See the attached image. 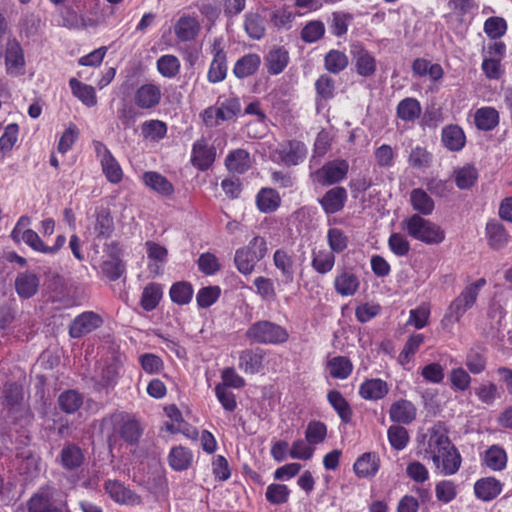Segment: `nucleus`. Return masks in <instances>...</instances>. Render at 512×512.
I'll return each mask as SVG.
<instances>
[{
  "mask_svg": "<svg viewBox=\"0 0 512 512\" xmlns=\"http://www.w3.org/2000/svg\"><path fill=\"white\" fill-rule=\"evenodd\" d=\"M418 448L423 458L433 463L437 473L452 476L459 471L461 454L441 425H434L419 436Z\"/></svg>",
  "mask_w": 512,
  "mask_h": 512,
  "instance_id": "obj_1",
  "label": "nucleus"
},
{
  "mask_svg": "<svg viewBox=\"0 0 512 512\" xmlns=\"http://www.w3.org/2000/svg\"><path fill=\"white\" fill-rule=\"evenodd\" d=\"M486 285V280L480 278L467 285L463 291L451 302L447 313L441 321L444 329L451 331L454 324L459 322L467 310L476 303L480 290Z\"/></svg>",
  "mask_w": 512,
  "mask_h": 512,
  "instance_id": "obj_2",
  "label": "nucleus"
},
{
  "mask_svg": "<svg viewBox=\"0 0 512 512\" xmlns=\"http://www.w3.org/2000/svg\"><path fill=\"white\" fill-rule=\"evenodd\" d=\"M401 230L425 244H439L445 239L444 230L436 223L413 214L401 222Z\"/></svg>",
  "mask_w": 512,
  "mask_h": 512,
  "instance_id": "obj_3",
  "label": "nucleus"
},
{
  "mask_svg": "<svg viewBox=\"0 0 512 512\" xmlns=\"http://www.w3.org/2000/svg\"><path fill=\"white\" fill-rule=\"evenodd\" d=\"M267 241L261 236H255L247 246L235 252L234 262L240 273L249 275L254 271L256 264L268 253Z\"/></svg>",
  "mask_w": 512,
  "mask_h": 512,
  "instance_id": "obj_4",
  "label": "nucleus"
},
{
  "mask_svg": "<svg viewBox=\"0 0 512 512\" xmlns=\"http://www.w3.org/2000/svg\"><path fill=\"white\" fill-rule=\"evenodd\" d=\"M246 336L261 344H281L288 340L289 334L282 326L263 320L252 324Z\"/></svg>",
  "mask_w": 512,
  "mask_h": 512,
  "instance_id": "obj_5",
  "label": "nucleus"
},
{
  "mask_svg": "<svg viewBox=\"0 0 512 512\" xmlns=\"http://www.w3.org/2000/svg\"><path fill=\"white\" fill-rule=\"evenodd\" d=\"M241 112V105L237 98H228L218 101L214 106L206 108L202 114V120L208 127H216L221 122L236 117Z\"/></svg>",
  "mask_w": 512,
  "mask_h": 512,
  "instance_id": "obj_6",
  "label": "nucleus"
},
{
  "mask_svg": "<svg viewBox=\"0 0 512 512\" xmlns=\"http://www.w3.org/2000/svg\"><path fill=\"white\" fill-rule=\"evenodd\" d=\"M306 155L305 144L297 140L279 143L270 151V158L273 162L288 166L303 162Z\"/></svg>",
  "mask_w": 512,
  "mask_h": 512,
  "instance_id": "obj_7",
  "label": "nucleus"
},
{
  "mask_svg": "<svg viewBox=\"0 0 512 512\" xmlns=\"http://www.w3.org/2000/svg\"><path fill=\"white\" fill-rule=\"evenodd\" d=\"M349 171V163L344 159L328 161L311 173L313 182L322 186H331L343 181Z\"/></svg>",
  "mask_w": 512,
  "mask_h": 512,
  "instance_id": "obj_8",
  "label": "nucleus"
},
{
  "mask_svg": "<svg viewBox=\"0 0 512 512\" xmlns=\"http://www.w3.org/2000/svg\"><path fill=\"white\" fill-rule=\"evenodd\" d=\"M93 147L106 179L112 184L120 183L123 178V171L111 151L104 143L98 140L93 141Z\"/></svg>",
  "mask_w": 512,
  "mask_h": 512,
  "instance_id": "obj_9",
  "label": "nucleus"
},
{
  "mask_svg": "<svg viewBox=\"0 0 512 512\" xmlns=\"http://www.w3.org/2000/svg\"><path fill=\"white\" fill-rule=\"evenodd\" d=\"M361 286L360 276L353 267H338L333 281L336 293L342 297L354 296Z\"/></svg>",
  "mask_w": 512,
  "mask_h": 512,
  "instance_id": "obj_10",
  "label": "nucleus"
},
{
  "mask_svg": "<svg viewBox=\"0 0 512 512\" xmlns=\"http://www.w3.org/2000/svg\"><path fill=\"white\" fill-rule=\"evenodd\" d=\"M145 250L147 254V269L154 277L160 276L164 272V267L168 262V250L165 246L155 241H146Z\"/></svg>",
  "mask_w": 512,
  "mask_h": 512,
  "instance_id": "obj_11",
  "label": "nucleus"
},
{
  "mask_svg": "<svg viewBox=\"0 0 512 512\" xmlns=\"http://www.w3.org/2000/svg\"><path fill=\"white\" fill-rule=\"evenodd\" d=\"M173 32L180 42H191L201 32V24L197 16L183 14L173 24Z\"/></svg>",
  "mask_w": 512,
  "mask_h": 512,
  "instance_id": "obj_12",
  "label": "nucleus"
},
{
  "mask_svg": "<svg viewBox=\"0 0 512 512\" xmlns=\"http://www.w3.org/2000/svg\"><path fill=\"white\" fill-rule=\"evenodd\" d=\"M28 223L29 219L27 217H21L12 230V239L17 243L23 241L34 251L46 254V244L40 236L32 229H23Z\"/></svg>",
  "mask_w": 512,
  "mask_h": 512,
  "instance_id": "obj_13",
  "label": "nucleus"
},
{
  "mask_svg": "<svg viewBox=\"0 0 512 512\" xmlns=\"http://www.w3.org/2000/svg\"><path fill=\"white\" fill-rule=\"evenodd\" d=\"M216 159V149L202 138L197 140L191 151V163L200 171L208 170Z\"/></svg>",
  "mask_w": 512,
  "mask_h": 512,
  "instance_id": "obj_14",
  "label": "nucleus"
},
{
  "mask_svg": "<svg viewBox=\"0 0 512 512\" xmlns=\"http://www.w3.org/2000/svg\"><path fill=\"white\" fill-rule=\"evenodd\" d=\"M103 323L100 315L93 311H86L78 315L70 325L69 334L72 338H80L91 333Z\"/></svg>",
  "mask_w": 512,
  "mask_h": 512,
  "instance_id": "obj_15",
  "label": "nucleus"
},
{
  "mask_svg": "<svg viewBox=\"0 0 512 512\" xmlns=\"http://www.w3.org/2000/svg\"><path fill=\"white\" fill-rule=\"evenodd\" d=\"M213 60L210 64L207 78L211 83H218L227 74L226 54L222 47V39L216 38L212 45Z\"/></svg>",
  "mask_w": 512,
  "mask_h": 512,
  "instance_id": "obj_16",
  "label": "nucleus"
},
{
  "mask_svg": "<svg viewBox=\"0 0 512 512\" xmlns=\"http://www.w3.org/2000/svg\"><path fill=\"white\" fill-rule=\"evenodd\" d=\"M348 200V193L342 186H336L327 190L318 200L321 208L327 215L342 211Z\"/></svg>",
  "mask_w": 512,
  "mask_h": 512,
  "instance_id": "obj_17",
  "label": "nucleus"
},
{
  "mask_svg": "<svg viewBox=\"0 0 512 512\" xmlns=\"http://www.w3.org/2000/svg\"><path fill=\"white\" fill-rule=\"evenodd\" d=\"M55 489L46 486L42 487L28 501L29 512H63L54 504Z\"/></svg>",
  "mask_w": 512,
  "mask_h": 512,
  "instance_id": "obj_18",
  "label": "nucleus"
},
{
  "mask_svg": "<svg viewBox=\"0 0 512 512\" xmlns=\"http://www.w3.org/2000/svg\"><path fill=\"white\" fill-rule=\"evenodd\" d=\"M162 98L161 87L155 83L141 85L134 94L135 105L140 109H153Z\"/></svg>",
  "mask_w": 512,
  "mask_h": 512,
  "instance_id": "obj_19",
  "label": "nucleus"
},
{
  "mask_svg": "<svg viewBox=\"0 0 512 512\" xmlns=\"http://www.w3.org/2000/svg\"><path fill=\"white\" fill-rule=\"evenodd\" d=\"M5 65L6 71L9 75L19 76L24 74V53L21 45L16 40H10L7 43Z\"/></svg>",
  "mask_w": 512,
  "mask_h": 512,
  "instance_id": "obj_20",
  "label": "nucleus"
},
{
  "mask_svg": "<svg viewBox=\"0 0 512 512\" xmlns=\"http://www.w3.org/2000/svg\"><path fill=\"white\" fill-rule=\"evenodd\" d=\"M105 491L115 502L124 505H138L140 497L133 491L115 480H108L105 483Z\"/></svg>",
  "mask_w": 512,
  "mask_h": 512,
  "instance_id": "obj_21",
  "label": "nucleus"
},
{
  "mask_svg": "<svg viewBox=\"0 0 512 512\" xmlns=\"http://www.w3.org/2000/svg\"><path fill=\"white\" fill-rule=\"evenodd\" d=\"M358 393L364 400H381L389 393V385L380 378L366 379L360 384Z\"/></svg>",
  "mask_w": 512,
  "mask_h": 512,
  "instance_id": "obj_22",
  "label": "nucleus"
},
{
  "mask_svg": "<svg viewBox=\"0 0 512 512\" xmlns=\"http://www.w3.org/2000/svg\"><path fill=\"white\" fill-rule=\"evenodd\" d=\"M114 230V222L110 210L107 208L97 209L95 218L89 227L91 234L97 238H108Z\"/></svg>",
  "mask_w": 512,
  "mask_h": 512,
  "instance_id": "obj_23",
  "label": "nucleus"
},
{
  "mask_svg": "<svg viewBox=\"0 0 512 512\" xmlns=\"http://www.w3.org/2000/svg\"><path fill=\"white\" fill-rule=\"evenodd\" d=\"M485 234L489 246L495 250L504 248L510 240V235L505 226L497 220L487 222Z\"/></svg>",
  "mask_w": 512,
  "mask_h": 512,
  "instance_id": "obj_24",
  "label": "nucleus"
},
{
  "mask_svg": "<svg viewBox=\"0 0 512 512\" xmlns=\"http://www.w3.org/2000/svg\"><path fill=\"white\" fill-rule=\"evenodd\" d=\"M417 415L415 405L406 399L395 401L389 410L391 421L400 424H410L413 422Z\"/></svg>",
  "mask_w": 512,
  "mask_h": 512,
  "instance_id": "obj_25",
  "label": "nucleus"
},
{
  "mask_svg": "<svg viewBox=\"0 0 512 512\" xmlns=\"http://www.w3.org/2000/svg\"><path fill=\"white\" fill-rule=\"evenodd\" d=\"M502 491V483L495 477H484L474 484L475 496L482 501L495 499Z\"/></svg>",
  "mask_w": 512,
  "mask_h": 512,
  "instance_id": "obj_26",
  "label": "nucleus"
},
{
  "mask_svg": "<svg viewBox=\"0 0 512 512\" xmlns=\"http://www.w3.org/2000/svg\"><path fill=\"white\" fill-rule=\"evenodd\" d=\"M380 467L379 458L375 453L366 452L357 458L353 465L355 474L360 478H371Z\"/></svg>",
  "mask_w": 512,
  "mask_h": 512,
  "instance_id": "obj_27",
  "label": "nucleus"
},
{
  "mask_svg": "<svg viewBox=\"0 0 512 512\" xmlns=\"http://www.w3.org/2000/svg\"><path fill=\"white\" fill-rule=\"evenodd\" d=\"M507 453L505 449L499 445L490 446L482 455V465L492 471H502L507 466Z\"/></svg>",
  "mask_w": 512,
  "mask_h": 512,
  "instance_id": "obj_28",
  "label": "nucleus"
},
{
  "mask_svg": "<svg viewBox=\"0 0 512 512\" xmlns=\"http://www.w3.org/2000/svg\"><path fill=\"white\" fill-rule=\"evenodd\" d=\"M288 63L289 53L284 47H273L265 56L267 71L271 75L283 72Z\"/></svg>",
  "mask_w": 512,
  "mask_h": 512,
  "instance_id": "obj_29",
  "label": "nucleus"
},
{
  "mask_svg": "<svg viewBox=\"0 0 512 512\" xmlns=\"http://www.w3.org/2000/svg\"><path fill=\"white\" fill-rule=\"evenodd\" d=\"M499 112L490 106L477 109L474 113V123L481 131H491L499 124Z\"/></svg>",
  "mask_w": 512,
  "mask_h": 512,
  "instance_id": "obj_30",
  "label": "nucleus"
},
{
  "mask_svg": "<svg viewBox=\"0 0 512 512\" xmlns=\"http://www.w3.org/2000/svg\"><path fill=\"white\" fill-rule=\"evenodd\" d=\"M325 367L330 377L339 380L347 379L353 371L351 360L345 356H334L328 359Z\"/></svg>",
  "mask_w": 512,
  "mask_h": 512,
  "instance_id": "obj_31",
  "label": "nucleus"
},
{
  "mask_svg": "<svg viewBox=\"0 0 512 512\" xmlns=\"http://www.w3.org/2000/svg\"><path fill=\"white\" fill-rule=\"evenodd\" d=\"M251 158L249 153L244 149H236L231 151L226 159V168L236 174H243L251 167Z\"/></svg>",
  "mask_w": 512,
  "mask_h": 512,
  "instance_id": "obj_32",
  "label": "nucleus"
},
{
  "mask_svg": "<svg viewBox=\"0 0 512 512\" xmlns=\"http://www.w3.org/2000/svg\"><path fill=\"white\" fill-rule=\"evenodd\" d=\"M442 143L450 151H460L466 143L462 128L458 125H449L442 130Z\"/></svg>",
  "mask_w": 512,
  "mask_h": 512,
  "instance_id": "obj_33",
  "label": "nucleus"
},
{
  "mask_svg": "<svg viewBox=\"0 0 512 512\" xmlns=\"http://www.w3.org/2000/svg\"><path fill=\"white\" fill-rule=\"evenodd\" d=\"M142 180L147 187L161 195L170 196L174 192L172 183L157 172H145L142 176Z\"/></svg>",
  "mask_w": 512,
  "mask_h": 512,
  "instance_id": "obj_34",
  "label": "nucleus"
},
{
  "mask_svg": "<svg viewBox=\"0 0 512 512\" xmlns=\"http://www.w3.org/2000/svg\"><path fill=\"white\" fill-rule=\"evenodd\" d=\"M261 64V59L258 54H246L238 59L234 65L233 73L237 78H246L253 75Z\"/></svg>",
  "mask_w": 512,
  "mask_h": 512,
  "instance_id": "obj_35",
  "label": "nucleus"
},
{
  "mask_svg": "<svg viewBox=\"0 0 512 512\" xmlns=\"http://www.w3.org/2000/svg\"><path fill=\"white\" fill-rule=\"evenodd\" d=\"M421 112L422 108L420 102L412 97L401 100L396 108L397 117L408 123L417 120Z\"/></svg>",
  "mask_w": 512,
  "mask_h": 512,
  "instance_id": "obj_36",
  "label": "nucleus"
},
{
  "mask_svg": "<svg viewBox=\"0 0 512 512\" xmlns=\"http://www.w3.org/2000/svg\"><path fill=\"white\" fill-rule=\"evenodd\" d=\"M410 203L418 215H431L435 204L433 199L421 188L413 189L410 193Z\"/></svg>",
  "mask_w": 512,
  "mask_h": 512,
  "instance_id": "obj_37",
  "label": "nucleus"
},
{
  "mask_svg": "<svg viewBox=\"0 0 512 512\" xmlns=\"http://www.w3.org/2000/svg\"><path fill=\"white\" fill-rule=\"evenodd\" d=\"M69 86L72 94L85 106L94 107L97 104V96L93 86L84 84L76 78L69 80Z\"/></svg>",
  "mask_w": 512,
  "mask_h": 512,
  "instance_id": "obj_38",
  "label": "nucleus"
},
{
  "mask_svg": "<svg viewBox=\"0 0 512 512\" xmlns=\"http://www.w3.org/2000/svg\"><path fill=\"white\" fill-rule=\"evenodd\" d=\"M39 287V279L30 272H24L17 276L15 288L21 298H30L36 294Z\"/></svg>",
  "mask_w": 512,
  "mask_h": 512,
  "instance_id": "obj_39",
  "label": "nucleus"
},
{
  "mask_svg": "<svg viewBox=\"0 0 512 512\" xmlns=\"http://www.w3.org/2000/svg\"><path fill=\"white\" fill-rule=\"evenodd\" d=\"M275 267L280 270L287 282H292L294 277V257L285 249H277L273 255Z\"/></svg>",
  "mask_w": 512,
  "mask_h": 512,
  "instance_id": "obj_40",
  "label": "nucleus"
},
{
  "mask_svg": "<svg viewBox=\"0 0 512 512\" xmlns=\"http://www.w3.org/2000/svg\"><path fill=\"white\" fill-rule=\"evenodd\" d=\"M356 71L359 75L368 77L376 71V60L367 50L357 48L353 51Z\"/></svg>",
  "mask_w": 512,
  "mask_h": 512,
  "instance_id": "obj_41",
  "label": "nucleus"
},
{
  "mask_svg": "<svg viewBox=\"0 0 512 512\" xmlns=\"http://www.w3.org/2000/svg\"><path fill=\"white\" fill-rule=\"evenodd\" d=\"M163 288L158 283H149L142 291L140 306L147 312L153 311L161 301Z\"/></svg>",
  "mask_w": 512,
  "mask_h": 512,
  "instance_id": "obj_42",
  "label": "nucleus"
},
{
  "mask_svg": "<svg viewBox=\"0 0 512 512\" xmlns=\"http://www.w3.org/2000/svg\"><path fill=\"white\" fill-rule=\"evenodd\" d=\"M281 199L277 191L272 188H262L256 196L258 209L263 213H271L280 205Z\"/></svg>",
  "mask_w": 512,
  "mask_h": 512,
  "instance_id": "obj_43",
  "label": "nucleus"
},
{
  "mask_svg": "<svg viewBox=\"0 0 512 512\" xmlns=\"http://www.w3.org/2000/svg\"><path fill=\"white\" fill-rule=\"evenodd\" d=\"M244 29L247 35L254 39L260 40L265 35V19L257 12H249L245 15Z\"/></svg>",
  "mask_w": 512,
  "mask_h": 512,
  "instance_id": "obj_44",
  "label": "nucleus"
},
{
  "mask_svg": "<svg viewBox=\"0 0 512 512\" xmlns=\"http://www.w3.org/2000/svg\"><path fill=\"white\" fill-rule=\"evenodd\" d=\"M168 461L176 471L187 470L193 461V453L185 447L177 446L171 449Z\"/></svg>",
  "mask_w": 512,
  "mask_h": 512,
  "instance_id": "obj_45",
  "label": "nucleus"
},
{
  "mask_svg": "<svg viewBox=\"0 0 512 512\" xmlns=\"http://www.w3.org/2000/svg\"><path fill=\"white\" fill-rule=\"evenodd\" d=\"M263 366V354L260 352L245 350L239 356V368L246 374H256Z\"/></svg>",
  "mask_w": 512,
  "mask_h": 512,
  "instance_id": "obj_46",
  "label": "nucleus"
},
{
  "mask_svg": "<svg viewBox=\"0 0 512 512\" xmlns=\"http://www.w3.org/2000/svg\"><path fill=\"white\" fill-rule=\"evenodd\" d=\"M327 399L329 404L333 407V409L337 412L338 416L345 423L351 421L352 418V410L347 402V400L343 397V395L337 391L332 390L328 392Z\"/></svg>",
  "mask_w": 512,
  "mask_h": 512,
  "instance_id": "obj_47",
  "label": "nucleus"
},
{
  "mask_svg": "<svg viewBox=\"0 0 512 512\" xmlns=\"http://www.w3.org/2000/svg\"><path fill=\"white\" fill-rule=\"evenodd\" d=\"M311 265L319 274L329 273L335 265L334 253L327 250L313 252Z\"/></svg>",
  "mask_w": 512,
  "mask_h": 512,
  "instance_id": "obj_48",
  "label": "nucleus"
},
{
  "mask_svg": "<svg viewBox=\"0 0 512 512\" xmlns=\"http://www.w3.org/2000/svg\"><path fill=\"white\" fill-rule=\"evenodd\" d=\"M143 137L150 141H160L166 136L167 125L160 120H147L141 125Z\"/></svg>",
  "mask_w": 512,
  "mask_h": 512,
  "instance_id": "obj_49",
  "label": "nucleus"
},
{
  "mask_svg": "<svg viewBox=\"0 0 512 512\" xmlns=\"http://www.w3.org/2000/svg\"><path fill=\"white\" fill-rule=\"evenodd\" d=\"M157 70L165 78H174L180 72L181 64L179 59L172 54L161 56L157 60Z\"/></svg>",
  "mask_w": 512,
  "mask_h": 512,
  "instance_id": "obj_50",
  "label": "nucleus"
},
{
  "mask_svg": "<svg viewBox=\"0 0 512 512\" xmlns=\"http://www.w3.org/2000/svg\"><path fill=\"white\" fill-rule=\"evenodd\" d=\"M193 287L188 282L174 283L169 291L172 302L178 305H186L190 303L193 297Z\"/></svg>",
  "mask_w": 512,
  "mask_h": 512,
  "instance_id": "obj_51",
  "label": "nucleus"
},
{
  "mask_svg": "<svg viewBox=\"0 0 512 512\" xmlns=\"http://www.w3.org/2000/svg\"><path fill=\"white\" fill-rule=\"evenodd\" d=\"M83 459L81 449L75 445L65 446L61 451V463L66 469L71 470L79 467Z\"/></svg>",
  "mask_w": 512,
  "mask_h": 512,
  "instance_id": "obj_52",
  "label": "nucleus"
},
{
  "mask_svg": "<svg viewBox=\"0 0 512 512\" xmlns=\"http://www.w3.org/2000/svg\"><path fill=\"white\" fill-rule=\"evenodd\" d=\"M387 437L390 445L397 451L405 449L409 443V434L406 428L392 425L388 428Z\"/></svg>",
  "mask_w": 512,
  "mask_h": 512,
  "instance_id": "obj_53",
  "label": "nucleus"
},
{
  "mask_svg": "<svg viewBox=\"0 0 512 512\" xmlns=\"http://www.w3.org/2000/svg\"><path fill=\"white\" fill-rule=\"evenodd\" d=\"M58 403L64 412L71 414L81 407L83 398L78 392L69 390L60 394Z\"/></svg>",
  "mask_w": 512,
  "mask_h": 512,
  "instance_id": "obj_54",
  "label": "nucleus"
},
{
  "mask_svg": "<svg viewBox=\"0 0 512 512\" xmlns=\"http://www.w3.org/2000/svg\"><path fill=\"white\" fill-rule=\"evenodd\" d=\"M290 496L289 488L284 484L272 483L268 485L265 493L266 500L273 505L284 504Z\"/></svg>",
  "mask_w": 512,
  "mask_h": 512,
  "instance_id": "obj_55",
  "label": "nucleus"
},
{
  "mask_svg": "<svg viewBox=\"0 0 512 512\" xmlns=\"http://www.w3.org/2000/svg\"><path fill=\"white\" fill-rule=\"evenodd\" d=\"M315 452V447L307 440L298 439L292 443V446L289 450V456L292 459L298 460H310Z\"/></svg>",
  "mask_w": 512,
  "mask_h": 512,
  "instance_id": "obj_56",
  "label": "nucleus"
},
{
  "mask_svg": "<svg viewBox=\"0 0 512 512\" xmlns=\"http://www.w3.org/2000/svg\"><path fill=\"white\" fill-rule=\"evenodd\" d=\"M256 294L264 301H274L276 299V291L274 282L267 277L259 276L254 279Z\"/></svg>",
  "mask_w": 512,
  "mask_h": 512,
  "instance_id": "obj_57",
  "label": "nucleus"
},
{
  "mask_svg": "<svg viewBox=\"0 0 512 512\" xmlns=\"http://www.w3.org/2000/svg\"><path fill=\"white\" fill-rule=\"evenodd\" d=\"M221 295L219 286H207L199 289L196 295V302L200 308H208L217 302Z\"/></svg>",
  "mask_w": 512,
  "mask_h": 512,
  "instance_id": "obj_58",
  "label": "nucleus"
},
{
  "mask_svg": "<svg viewBox=\"0 0 512 512\" xmlns=\"http://www.w3.org/2000/svg\"><path fill=\"white\" fill-rule=\"evenodd\" d=\"M435 496L439 502L450 503L457 496V487L451 480L439 481L435 486Z\"/></svg>",
  "mask_w": 512,
  "mask_h": 512,
  "instance_id": "obj_59",
  "label": "nucleus"
},
{
  "mask_svg": "<svg viewBox=\"0 0 512 512\" xmlns=\"http://www.w3.org/2000/svg\"><path fill=\"white\" fill-rule=\"evenodd\" d=\"M327 435V427L320 421H311L307 425L305 431V438L307 442H310L314 447L317 444L322 443Z\"/></svg>",
  "mask_w": 512,
  "mask_h": 512,
  "instance_id": "obj_60",
  "label": "nucleus"
},
{
  "mask_svg": "<svg viewBox=\"0 0 512 512\" xmlns=\"http://www.w3.org/2000/svg\"><path fill=\"white\" fill-rule=\"evenodd\" d=\"M348 65V58L345 53L338 50H331L325 56V67L329 72L339 73Z\"/></svg>",
  "mask_w": 512,
  "mask_h": 512,
  "instance_id": "obj_61",
  "label": "nucleus"
},
{
  "mask_svg": "<svg viewBox=\"0 0 512 512\" xmlns=\"http://www.w3.org/2000/svg\"><path fill=\"white\" fill-rule=\"evenodd\" d=\"M139 364L147 374H159L164 369L163 360L156 354L144 353L139 356Z\"/></svg>",
  "mask_w": 512,
  "mask_h": 512,
  "instance_id": "obj_62",
  "label": "nucleus"
},
{
  "mask_svg": "<svg viewBox=\"0 0 512 512\" xmlns=\"http://www.w3.org/2000/svg\"><path fill=\"white\" fill-rule=\"evenodd\" d=\"M327 242L333 253H341L348 246V237L339 228H330L327 232Z\"/></svg>",
  "mask_w": 512,
  "mask_h": 512,
  "instance_id": "obj_63",
  "label": "nucleus"
},
{
  "mask_svg": "<svg viewBox=\"0 0 512 512\" xmlns=\"http://www.w3.org/2000/svg\"><path fill=\"white\" fill-rule=\"evenodd\" d=\"M449 380L454 390L466 391L471 385V376L462 367L454 368L450 371Z\"/></svg>",
  "mask_w": 512,
  "mask_h": 512,
  "instance_id": "obj_64",
  "label": "nucleus"
}]
</instances>
